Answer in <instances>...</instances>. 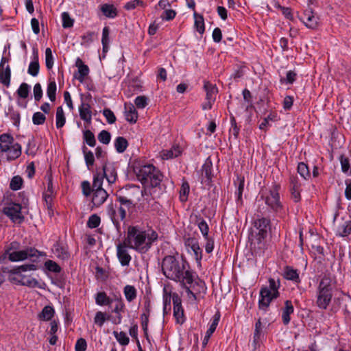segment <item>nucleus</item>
Wrapping results in <instances>:
<instances>
[{"mask_svg": "<svg viewBox=\"0 0 351 351\" xmlns=\"http://www.w3.org/2000/svg\"><path fill=\"white\" fill-rule=\"evenodd\" d=\"M100 222V217L98 215L94 214L90 216L87 221V226L90 228H95L99 226Z\"/></svg>", "mask_w": 351, "mask_h": 351, "instance_id": "obj_56", "label": "nucleus"}, {"mask_svg": "<svg viewBox=\"0 0 351 351\" xmlns=\"http://www.w3.org/2000/svg\"><path fill=\"white\" fill-rule=\"evenodd\" d=\"M47 189L46 191L43 194V197H53L55 196V190L53 186L52 178L51 176H49L47 178Z\"/></svg>", "mask_w": 351, "mask_h": 351, "instance_id": "obj_59", "label": "nucleus"}, {"mask_svg": "<svg viewBox=\"0 0 351 351\" xmlns=\"http://www.w3.org/2000/svg\"><path fill=\"white\" fill-rule=\"evenodd\" d=\"M278 296H274L266 288H261L260 290V297L258 300V308L263 312H267L269 309V304L274 299H276Z\"/></svg>", "mask_w": 351, "mask_h": 351, "instance_id": "obj_10", "label": "nucleus"}, {"mask_svg": "<svg viewBox=\"0 0 351 351\" xmlns=\"http://www.w3.org/2000/svg\"><path fill=\"white\" fill-rule=\"evenodd\" d=\"M13 143L14 138L10 134H3L0 135V149L2 152L9 150Z\"/></svg>", "mask_w": 351, "mask_h": 351, "instance_id": "obj_26", "label": "nucleus"}, {"mask_svg": "<svg viewBox=\"0 0 351 351\" xmlns=\"http://www.w3.org/2000/svg\"><path fill=\"white\" fill-rule=\"evenodd\" d=\"M125 119L131 123H134L138 119V113L135 107L132 104L125 105Z\"/></svg>", "mask_w": 351, "mask_h": 351, "instance_id": "obj_25", "label": "nucleus"}, {"mask_svg": "<svg viewBox=\"0 0 351 351\" xmlns=\"http://www.w3.org/2000/svg\"><path fill=\"white\" fill-rule=\"evenodd\" d=\"M104 176L101 173H97L94 175L93 182V191L104 189L102 188Z\"/></svg>", "mask_w": 351, "mask_h": 351, "instance_id": "obj_45", "label": "nucleus"}, {"mask_svg": "<svg viewBox=\"0 0 351 351\" xmlns=\"http://www.w3.org/2000/svg\"><path fill=\"white\" fill-rule=\"evenodd\" d=\"M21 209L22 206L21 204L10 202L3 208V213L14 223H21L24 220V216L22 215Z\"/></svg>", "mask_w": 351, "mask_h": 351, "instance_id": "obj_9", "label": "nucleus"}, {"mask_svg": "<svg viewBox=\"0 0 351 351\" xmlns=\"http://www.w3.org/2000/svg\"><path fill=\"white\" fill-rule=\"evenodd\" d=\"M100 9L103 14L108 18L114 19L118 14L117 8L112 4H103Z\"/></svg>", "mask_w": 351, "mask_h": 351, "instance_id": "obj_30", "label": "nucleus"}, {"mask_svg": "<svg viewBox=\"0 0 351 351\" xmlns=\"http://www.w3.org/2000/svg\"><path fill=\"white\" fill-rule=\"evenodd\" d=\"M45 64L48 69H51L53 66V57L50 48L45 49Z\"/></svg>", "mask_w": 351, "mask_h": 351, "instance_id": "obj_57", "label": "nucleus"}, {"mask_svg": "<svg viewBox=\"0 0 351 351\" xmlns=\"http://www.w3.org/2000/svg\"><path fill=\"white\" fill-rule=\"evenodd\" d=\"M193 16L195 19V27L196 30L200 34H204L205 31L204 26V20L202 15L197 14L196 12H194Z\"/></svg>", "mask_w": 351, "mask_h": 351, "instance_id": "obj_33", "label": "nucleus"}, {"mask_svg": "<svg viewBox=\"0 0 351 351\" xmlns=\"http://www.w3.org/2000/svg\"><path fill=\"white\" fill-rule=\"evenodd\" d=\"M284 276L286 279L294 282H299V274L296 269H293L289 267H287L285 270Z\"/></svg>", "mask_w": 351, "mask_h": 351, "instance_id": "obj_39", "label": "nucleus"}, {"mask_svg": "<svg viewBox=\"0 0 351 351\" xmlns=\"http://www.w3.org/2000/svg\"><path fill=\"white\" fill-rule=\"evenodd\" d=\"M79 112L80 118L86 122L88 124L91 123L92 112L90 110V106L87 104L82 102L79 107Z\"/></svg>", "mask_w": 351, "mask_h": 351, "instance_id": "obj_22", "label": "nucleus"}, {"mask_svg": "<svg viewBox=\"0 0 351 351\" xmlns=\"http://www.w3.org/2000/svg\"><path fill=\"white\" fill-rule=\"evenodd\" d=\"M115 301L117 304L112 312L115 313L117 315L116 318H114V319L112 321V322L115 324H119L122 321V316L121 315V312L123 311L125 308V304L121 298L116 299Z\"/></svg>", "mask_w": 351, "mask_h": 351, "instance_id": "obj_28", "label": "nucleus"}, {"mask_svg": "<svg viewBox=\"0 0 351 351\" xmlns=\"http://www.w3.org/2000/svg\"><path fill=\"white\" fill-rule=\"evenodd\" d=\"M123 293L126 300L128 302H132L136 298L137 290L134 286L128 285L123 288Z\"/></svg>", "mask_w": 351, "mask_h": 351, "instance_id": "obj_32", "label": "nucleus"}, {"mask_svg": "<svg viewBox=\"0 0 351 351\" xmlns=\"http://www.w3.org/2000/svg\"><path fill=\"white\" fill-rule=\"evenodd\" d=\"M7 255L8 256L9 261L11 262L22 261L27 258L34 261V258L36 259L40 256V252L34 247H27L23 250L14 251L12 252L6 251L5 254L0 257V262L1 260L5 259Z\"/></svg>", "mask_w": 351, "mask_h": 351, "instance_id": "obj_7", "label": "nucleus"}, {"mask_svg": "<svg viewBox=\"0 0 351 351\" xmlns=\"http://www.w3.org/2000/svg\"><path fill=\"white\" fill-rule=\"evenodd\" d=\"M117 200L120 203L119 206L116 208L113 204H110L107 207V213L117 231L120 232L121 222L126 217V210L134 207L135 204L131 199L125 196H119Z\"/></svg>", "mask_w": 351, "mask_h": 351, "instance_id": "obj_4", "label": "nucleus"}, {"mask_svg": "<svg viewBox=\"0 0 351 351\" xmlns=\"http://www.w3.org/2000/svg\"><path fill=\"white\" fill-rule=\"evenodd\" d=\"M56 90L57 86L56 82L50 81L47 85V94L51 101H54L56 100Z\"/></svg>", "mask_w": 351, "mask_h": 351, "instance_id": "obj_43", "label": "nucleus"}, {"mask_svg": "<svg viewBox=\"0 0 351 351\" xmlns=\"http://www.w3.org/2000/svg\"><path fill=\"white\" fill-rule=\"evenodd\" d=\"M82 152L84 156L85 162L88 169L90 168L94 164L95 158L93 153L91 151H88L85 145L82 147Z\"/></svg>", "mask_w": 351, "mask_h": 351, "instance_id": "obj_38", "label": "nucleus"}, {"mask_svg": "<svg viewBox=\"0 0 351 351\" xmlns=\"http://www.w3.org/2000/svg\"><path fill=\"white\" fill-rule=\"evenodd\" d=\"M298 173L304 179L310 177V172L308 166L304 162H300L298 165Z\"/></svg>", "mask_w": 351, "mask_h": 351, "instance_id": "obj_55", "label": "nucleus"}, {"mask_svg": "<svg viewBox=\"0 0 351 351\" xmlns=\"http://www.w3.org/2000/svg\"><path fill=\"white\" fill-rule=\"evenodd\" d=\"M108 194L104 189L93 191L92 203L96 207H99L107 199Z\"/></svg>", "mask_w": 351, "mask_h": 351, "instance_id": "obj_19", "label": "nucleus"}, {"mask_svg": "<svg viewBox=\"0 0 351 351\" xmlns=\"http://www.w3.org/2000/svg\"><path fill=\"white\" fill-rule=\"evenodd\" d=\"M162 193L161 186L145 187L143 191H141L143 202L148 204L147 208L156 210L159 208V204L155 199L160 197Z\"/></svg>", "mask_w": 351, "mask_h": 351, "instance_id": "obj_8", "label": "nucleus"}, {"mask_svg": "<svg viewBox=\"0 0 351 351\" xmlns=\"http://www.w3.org/2000/svg\"><path fill=\"white\" fill-rule=\"evenodd\" d=\"M185 245L191 248L194 253L195 259L200 261L202 258V252L196 239L188 238L185 241Z\"/></svg>", "mask_w": 351, "mask_h": 351, "instance_id": "obj_18", "label": "nucleus"}, {"mask_svg": "<svg viewBox=\"0 0 351 351\" xmlns=\"http://www.w3.org/2000/svg\"><path fill=\"white\" fill-rule=\"evenodd\" d=\"M12 280L18 285L27 286L30 288L38 287L39 289H45V283L39 282L36 278L25 275H19V278H13Z\"/></svg>", "mask_w": 351, "mask_h": 351, "instance_id": "obj_11", "label": "nucleus"}, {"mask_svg": "<svg viewBox=\"0 0 351 351\" xmlns=\"http://www.w3.org/2000/svg\"><path fill=\"white\" fill-rule=\"evenodd\" d=\"M219 319H220V314H219V313H217L214 315L212 324H210L209 328L207 330L206 335L204 337L203 342H202V345L204 347H205L207 345L210 336L216 330V328L219 322Z\"/></svg>", "mask_w": 351, "mask_h": 351, "instance_id": "obj_23", "label": "nucleus"}, {"mask_svg": "<svg viewBox=\"0 0 351 351\" xmlns=\"http://www.w3.org/2000/svg\"><path fill=\"white\" fill-rule=\"evenodd\" d=\"M280 287V282L279 280H276L274 278L269 279V286L263 287V288H266L270 293H273L274 296H279L278 289Z\"/></svg>", "mask_w": 351, "mask_h": 351, "instance_id": "obj_37", "label": "nucleus"}, {"mask_svg": "<svg viewBox=\"0 0 351 351\" xmlns=\"http://www.w3.org/2000/svg\"><path fill=\"white\" fill-rule=\"evenodd\" d=\"M61 16L64 28H70L73 26L74 20L70 17L67 12H62Z\"/></svg>", "mask_w": 351, "mask_h": 351, "instance_id": "obj_52", "label": "nucleus"}, {"mask_svg": "<svg viewBox=\"0 0 351 351\" xmlns=\"http://www.w3.org/2000/svg\"><path fill=\"white\" fill-rule=\"evenodd\" d=\"M75 66L77 67L78 71L77 73H75L74 77L81 83H82L84 82L85 77L89 73V68L80 58L76 59Z\"/></svg>", "mask_w": 351, "mask_h": 351, "instance_id": "obj_15", "label": "nucleus"}, {"mask_svg": "<svg viewBox=\"0 0 351 351\" xmlns=\"http://www.w3.org/2000/svg\"><path fill=\"white\" fill-rule=\"evenodd\" d=\"M189 190L190 187L188 182H183L180 190V199L181 202H184L187 200Z\"/></svg>", "mask_w": 351, "mask_h": 351, "instance_id": "obj_50", "label": "nucleus"}, {"mask_svg": "<svg viewBox=\"0 0 351 351\" xmlns=\"http://www.w3.org/2000/svg\"><path fill=\"white\" fill-rule=\"evenodd\" d=\"M230 123L231 127L229 130L230 136H233L235 139H237L238 138L240 130L237 125L236 119L234 117H231Z\"/></svg>", "mask_w": 351, "mask_h": 351, "instance_id": "obj_54", "label": "nucleus"}, {"mask_svg": "<svg viewBox=\"0 0 351 351\" xmlns=\"http://www.w3.org/2000/svg\"><path fill=\"white\" fill-rule=\"evenodd\" d=\"M301 20L308 28L315 29L317 27L318 18L315 16L314 13L311 10H306L304 12Z\"/></svg>", "mask_w": 351, "mask_h": 351, "instance_id": "obj_16", "label": "nucleus"}, {"mask_svg": "<svg viewBox=\"0 0 351 351\" xmlns=\"http://www.w3.org/2000/svg\"><path fill=\"white\" fill-rule=\"evenodd\" d=\"M351 233V221H344L337 228V234L340 237H346Z\"/></svg>", "mask_w": 351, "mask_h": 351, "instance_id": "obj_34", "label": "nucleus"}, {"mask_svg": "<svg viewBox=\"0 0 351 351\" xmlns=\"http://www.w3.org/2000/svg\"><path fill=\"white\" fill-rule=\"evenodd\" d=\"M36 269V267L35 265L33 264H25L19 267H17L12 270L10 271V273L14 274H19L21 275V273L22 271H31V270H35Z\"/></svg>", "mask_w": 351, "mask_h": 351, "instance_id": "obj_49", "label": "nucleus"}, {"mask_svg": "<svg viewBox=\"0 0 351 351\" xmlns=\"http://www.w3.org/2000/svg\"><path fill=\"white\" fill-rule=\"evenodd\" d=\"M294 308L291 301L286 300L285 302V308L282 310V319L285 325H287L291 320L290 315L293 313Z\"/></svg>", "mask_w": 351, "mask_h": 351, "instance_id": "obj_24", "label": "nucleus"}, {"mask_svg": "<svg viewBox=\"0 0 351 351\" xmlns=\"http://www.w3.org/2000/svg\"><path fill=\"white\" fill-rule=\"evenodd\" d=\"M8 153V160H13L18 158L21 154V146L18 143H13L10 149L6 152Z\"/></svg>", "mask_w": 351, "mask_h": 351, "instance_id": "obj_31", "label": "nucleus"}, {"mask_svg": "<svg viewBox=\"0 0 351 351\" xmlns=\"http://www.w3.org/2000/svg\"><path fill=\"white\" fill-rule=\"evenodd\" d=\"M129 245L125 241L117 245V256L122 266H128L132 257L128 253Z\"/></svg>", "mask_w": 351, "mask_h": 351, "instance_id": "obj_12", "label": "nucleus"}, {"mask_svg": "<svg viewBox=\"0 0 351 351\" xmlns=\"http://www.w3.org/2000/svg\"><path fill=\"white\" fill-rule=\"evenodd\" d=\"M111 139L110 133L106 130H102L98 134V140L100 143L108 145Z\"/></svg>", "mask_w": 351, "mask_h": 351, "instance_id": "obj_60", "label": "nucleus"}, {"mask_svg": "<svg viewBox=\"0 0 351 351\" xmlns=\"http://www.w3.org/2000/svg\"><path fill=\"white\" fill-rule=\"evenodd\" d=\"M202 176H204L206 178L205 182H210L212 180L213 174H212V164L206 163L202 167Z\"/></svg>", "mask_w": 351, "mask_h": 351, "instance_id": "obj_51", "label": "nucleus"}, {"mask_svg": "<svg viewBox=\"0 0 351 351\" xmlns=\"http://www.w3.org/2000/svg\"><path fill=\"white\" fill-rule=\"evenodd\" d=\"M270 220L265 217H261L254 221V227L258 230V240L264 239L267 235V229L269 228Z\"/></svg>", "mask_w": 351, "mask_h": 351, "instance_id": "obj_14", "label": "nucleus"}, {"mask_svg": "<svg viewBox=\"0 0 351 351\" xmlns=\"http://www.w3.org/2000/svg\"><path fill=\"white\" fill-rule=\"evenodd\" d=\"M53 250L55 254L62 260L68 259L69 257V254L68 252L58 243H56L53 245Z\"/></svg>", "mask_w": 351, "mask_h": 351, "instance_id": "obj_41", "label": "nucleus"}, {"mask_svg": "<svg viewBox=\"0 0 351 351\" xmlns=\"http://www.w3.org/2000/svg\"><path fill=\"white\" fill-rule=\"evenodd\" d=\"M103 114L106 117L108 123L112 124L116 121V117L110 109L105 108L103 110Z\"/></svg>", "mask_w": 351, "mask_h": 351, "instance_id": "obj_62", "label": "nucleus"}, {"mask_svg": "<svg viewBox=\"0 0 351 351\" xmlns=\"http://www.w3.org/2000/svg\"><path fill=\"white\" fill-rule=\"evenodd\" d=\"M134 171L138 180L145 187L161 186L162 175L154 165L136 167Z\"/></svg>", "mask_w": 351, "mask_h": 351, "instance_id": "obj_3", "label": "nucleus"}, {"mask_svg": "<svg viewBox=\"0 0 351 351\" xmlns=\"http://www.w3.org/2000/svg\"><path fill=\"white\" fill-rule=\"evenodd\" d=\"M66 122L64 110L62 106L57 108L56 114V125L57 128H62Z\"/></svg>", "mask_w": 351, "mask_h": 351, "instance_id": "obj_35", "label": "nucleus"}, {"mask_svg": "<svg viewBox=\"0 0 351 351\" xmlns=\"http://www.w3.org/2000/svg\"><path fill=\"white\" fill-rule=\"evenodd\" d=\"M301 184L296 178L291 177L290 180V191L291 198L295 202H298L301 199L300 191Z\"/></svg>", "mask_w": 351, "mask_h": 351, "instance_id": "obj_17", "label": "nucleus"}, {"mask_svg": "<svg viewBox=\"0 0 351 351\" xmlns=\"http://www.w3.org/2000/svg\"><path fill=\"white\" fill-rule=\"evenodd\" d=\"M87 348L86 341L83 338H80L77 340L75 349V351H86Z\"/></svg>", "mask_w": 351, "mask_h": 351, "instance_id": "obj_64", "label": "nucleus"}, {"mask_svg": "<svg viewBox=\"0 0 351 351\" xmlns=\"http://www.w3.org/2000/svg\"><path fill=\"white\" fill-rule=\"evenodd\" d=\"M106 320V314L104 313H103L101 311H98L96 313L95 318H94V322L95 324L101 327L104 325Z\"/></svg>", "mask_w": 351, "mask_h": 351, "instance_id": "obj_63", "label": "nucleus"}, {"mask_svg": "<svg viewBox=\"0 0 351 351\" xmlns=\"http://www.w3.org/2000/svg\"><path fill=\"white\" fill-rule=\"evenodd\" d=\"M162 271L169 279L183 285H192L193 278L186 263H180L173 256H166L162 261Z\"/></svg>", "mask_w": 351, "mask_h": 351, "instance_id": "obj_2", "label": "nucleus"}, {"mask_svg": "<svg viewBox=\"0 0 351 351\" xmlns=\"http://www.w3.org/2000/svg\"><path fill=\"white\" fill-rule=\"evenodd\" d=\"M158 237L157 232L153 230H144L138 226H130L124 241L129 248L145 253L158 239Z\"/></svg>", "mask_w": 351, "mask_h": 351, "instance_id": "obj_1", "label": "nucleus"}, {"mask_svg": "<svg viewBox=\"0 0 351 351\" xmlns=\"http://www.w3.org/2000/svg\"><path fill=\"white\" fill-rule=\"evenodd\" d=\"M39 70H40V65H39V62H38V50L36 49H33V60L32 62H30V63L29 64L27 73L30 75H32L33 77H36L38 75Z\"/></svg>", "mask_w": 351, "mask_h": 351, "instance_id": "obj_21", "label": "nucleus"}, {"mask_svg": "<svg viewBox=\"0 0 351 351\" xmlns=\"http://www.w3.org/2000/svg\"><path fill=\"white\" fill-rule=\"evenodd\" d=\"M128 146V141L122 136H118L114 140V147L118 153H123Z\"/></svg>", "mask_w": 351, "mask_h": 351, "instance_id": "obj_36", "label": "nucleus"}, {"mask_svg": "<svg viewBox=\"0 0 351 351\" xmlns=\"http://www.w3.org/2000/svg\"><path fill=\"white\" fill-rule=\"evenodd\" d=\"M204 88L206 93V100H210L215 102L216 99V95L218 92L217 88L215 86V85H213L211 83L207 82L204 83Z\"/></svg>", "mask_w": 351, "mask_h": 351, "instance_id": "obj_27", "label": "nucleus"}, {"mask_svg": "<svg viewBox=\"0 0 351 351\" xmlns=\"http://www.w3.org/2000/svg\"><path fill=\"white\" fill-rule=\"evenodd\" d=\"M196 217L197 219V226H198L200 232H202V235L204 236V237L205 239H208V231H209L208 225L207 224L206 221H204L202 218L197 217Z\"/></svg>", "mask_w": 351, "mask_h": 351, "instance_id": "obj_47", "label": "nucleus"}, {"mask_svg": "<svg viewBox=\"0 0 351 351\" xmlns=\"http://www.w3.org/2000/svg\"><path fill=\"white\" fill-rule=\"evenodd\" d=\"M54 315V309L50 306H46L42 310V312L39 315L40 319L48 321L50 320Z\"/></svg>", "mask_w": 351, "mask_h": 351, "instance_id": "obj_40", "label": "nucleus"}, {"mask_svg": "<svg viewBox=\"0 0 351 351\" xmlns=\"http://www.w3.org/2000/svg\"><path fill=\"white\" fill-rule=\"evenodd\" d=\"M102 175L109 184L114 183L117 180L116 169L112 164H106L103 166Z\"/></svg>", "mask_w": 351, "mask_h": 351, "instance_id": "obj_20", "label": "nucleus"}, {"mask_svg": "<svg viewBox=\"0 0 351 351\" xmlns=\"http://www.w3.org/2000/svg\"><path fill=\"white\" fill-rule=\"evenodd\" d=\"M332 280L328 276H324L317 288V305L322 309H326L331 302Z\"/></svg>", "mask_w": 351, "mask_h": 351, "instance_id": "obj_6", "label": "nucleus"}, {"mask_svg": "<svg viewBox=\"0 0 351 351\" xmlns=\"http://www.w3.org/2000/svg\"><path fill=\"white\" fill-rule=\"evenodd\" d=\"M181 152L178 147H173L169 150L163 151L162 153V158L164 160L176 158L180 154Z\"/></svg>", "mask_w": 351, "mask_h": 351, "instance_id": "obj_42", "label": "nucleus"}, {"mask_svg": "<svg viewBox=\"0 0 351 351\" xmlns=\"http://www.w3.org/2000/svg\"><path fill=\"white\" fill-rule=\"evenodd\" d=\"M45 120V115L40 112H36L32 116V122L34 125H43Z\"/></svg>", "mask_w": 351, "mask_h": 351, "instance_id": "obj_58", "label": "nucleus"}, {"mask_svg": "<svg viewBox=\"0 0 351 351\" xmlns=\"http://www.w3.org/2000/svg\"><path fill=\"white\" fill-rule=\"evenodd\" d=\"M113 335L117 341L122 346H127L130 342L129 337L126 335L125 332L121 331H114Z\"/></svg>", "mask_w": 351, "mask_h": 351, "instance_id": "obj_46", "label": "nucleus"}, {"mask_svg": "<svg viewBox=\"0 0 351 351\" xmlns=\"http://www.w3.org/2000/svg\"><path fill=\"white\" fill-rule=\"evenodd\" d=\"M30 86L27 83H22L18 88L16 93L19 97L26 99L29 96Z\"/></svg>", "mask_w": 351, "mask_h": 351, "instance_id": "obj_48", "label": "nucleus"}, {"mask_svg": "<svg viewBox=\"0 0 351 351\" xmlns=\"http://www.w3.org/2000/svg\"><path fill=\"white\" fill-rule=\"evenodd\" d=\"M23 179L19 176H14L10 183V188L13 191H17L21 188Z\"/></svg>", "mask_w": 351, "mask_h": 351, "instance_id": "obj_53", "label": "nucleus"}, {"mask_svg": "<svg viewBox=\"0 0 351 351\" xmlns=\"http://www.w3.org/2000/svg\"><path fill=\"white\" fill-rule=\"evenodd\" d=\"M280 189V186L274 183L271 188L262 190L260 193V198L271 211L276 213H280L283 210V205L279 194Z\"/></svg>", "mask_w": 351, "mask_h": 351, "instance_id": "obj_5", "label": "nucleus"}, {"mask_svg": "<svg viewBox=\"0 0 351 351\" xmlns=\"http://www.w3.org/2000/svg\"><path fill=\"white\" fill-rule=\"evenodd\" d=\"M84 141L90 147H94L96 144V139L94 134L89 130L83 132Z\"/></svg>", "mask_w": 351, "mask_h": 351, "instance_id": "obj_44", "label": "nucleus"}, {"mask_svg": "<svg viewBox=\"0 0 351 351\" xmlns=\"http://www.w3.org/2000/svg\"><path fill=\"white\" fill-rule=\"evenodd\" d=\"M11 80V70L9 65H7L5 68L0 67V82L6 87H9L10 85Z\"/></svg>", "mask_w": 351, "mask_h": 351, "instance_id": "obj_29", "label": "nucleus"}, {"mask_svg": "<svg viewBox=\"0 0 351 351\" xmlns=\"http://www.w3.org/2000/svg\"><path fill=\"white\" fill-rule=\"evenodd\" d=\"M172 300L173 304V316L178 324H182L184 322V317L181 299L177 293H173Z\"/></svg>", "mask_w": 351, "mask_h": 351, "instance_id": "obj_13", "label": "nucleus"}, {"mask_svg": "<svg viewBox=\"0 0 351 351\" xmlns=\"http://www.w3.org/2000/svg\"><path fill=\"white\" fill-rule=\"evenodd\" d=\"M45 265L46 268L50 271L58 273L61 271V267L53 261H47Z\"/></svg>", "mask_w": 351, "mask_h": 351, "instance_id": "obj_61", "label": "nucleus"}]
</instances>
